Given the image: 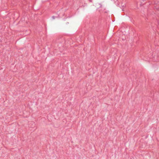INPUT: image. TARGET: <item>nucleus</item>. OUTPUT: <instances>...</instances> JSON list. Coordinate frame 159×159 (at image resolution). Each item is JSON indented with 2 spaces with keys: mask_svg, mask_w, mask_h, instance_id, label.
I'll return each mask as SVG.
<instances>
[{
  "mask_svg": "<svg viewBox=\"0 0 159 159\" xmlns=\"http://www.w3.org/2000/svg\"><path fill=\"white\" fill-rule=\"evenodd\" d=\"M52 18L53 19H55V17L54 16H53L52 17Z\"/></svg>",
  "mask_w": 159,
  "mask_h": 159,
  "instance_id": "obj_1",
  "label": "nucleus"
}]
</instances>
